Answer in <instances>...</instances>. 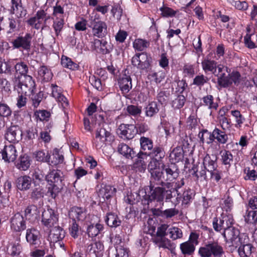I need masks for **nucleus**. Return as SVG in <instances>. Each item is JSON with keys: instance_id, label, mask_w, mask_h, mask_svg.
<instances>
[{"instance_id": "a211bd4d", "label": "nucleus", "mask_w": 257, "mask_h": 257, "mask_svg": "<svg viewBox=\"0 0 257 257\" xmlns=\"http://www.w3.org/2000/svg\"><path fill=\"white\" fill-rule=\"evenodd\" d=\"M11 7L9 10L11 14H15L18 18H22L27 15V11L22 6L21 0H11Z\"/></svg>"}, {"instance_id": "a18cd8bd", "label": "nucleus", "mask_w": 257, "mask_h": 257, "mask_svg": "<svg viewBox=\"0 0 257 257\" xmlns=\"http://www.w3.org/2000/svg\"><path fill=\"white\" fill-rule=\"evenodd\" d=\"M31 178H18L17 187L21 190H27L30 188L31 185Z\"/></svg>"}, {"instance_id": "7c9ffc66", "label": "nucleus", "mask_w": 257, "mask_h": 257, "mask_svg": "<svg viewBox=\"0 0 257 257\" xmlns=\"http://www.w3.org/2000/svg\"><path fill=\"white\" fill-rule=\"evenodd\" d=\"M94 47L100 49L103 54L109 53L112 50V46L104 40L95 39L93 41Z\"/></svg>"}, {"instance_id": "4be33fe9", "label": "nucleus", "mask_w": 257, "mask_h": 257, "mask_svg": "<svg viewBox=\"0 0 257 257\" xmlns=\"http://www.w3.org/2000/svg\"><path fill=\"white\" fill-rule=\"evenodd\" d=\"M137 156V159L134 164V168L136 169V172H144L146 168L147 162L146 161L148 158V155L147 153L140 152Z\"/></svg>"}, {"instance_id": "c756f323", "label": "nucleus", "mask_w": 257, "mask_h": 257, "mask_svg": "<svg viewBox=\"0 0 257 257\" xmlns=\"http://www.w3.org/2000/svg\"><path fill=\"white\" fill-rule=\"evenodd\" d=\"M104 249V246L100 241L95 242L94 243H91L87 246V251L93 253L95 257H100L102 255V252Z\"/></svg>"}, {"instance_id": "39448f33", "label": "nucleus", "mask_w": 257, "mask_h": 257, "mask_svg": "<svg viewBox=\"0 0 257 257\" xmlns=\"http://www.w3.org/2000/svg\"><path fill=\"white\" fill-rule=\"evenodd\" d=\"M222 235L226 242L231 243V245L237 247L240 241H244L247 235L244 233H240L239 230L232 227L227 229L222 232Z\"/></svg>"}, {"instance_id": "72a5a7b5", "label": "nucleus", "mask_w": 257, "mask_h": 257, "mask_svg": "<svg viewBox=\"0 0 257 257\" xmlns=\"http://www.w3.org/2000/svg\"><path fill=\"white\" fill-rule=\"evenodd\" d=\"M105 221L107 224L111 227H116L119 226L121 223V220L118 216L113 213H108Z\"/></svg>"}, {"instance_id": "c85d7f7f", "label": "nucleus", "mask_w": 257, "mask_h": 257, "mask_svg": "<svg viewBox=\"0 0 257 257\" xmlns=\"http://www.w3.org/2000/svg\"><path fill=\"white\" fill-rule=\"evenodd\" d=\"M202 100V105L210 110V115H211L212 111L216 110L218 107V103L214 101V97L211 95L204 96Z\"/></svg>"}, {"instance_id": "79ce46f5", "label": "nucleus", "mask_w": 257, "mask_h": 257, "mask_svg": "<svg viewBox=\"0 0 257 257\" xmlns=\"http://www.w3.org/2000/svg\"><path fill=\"white\" fill-rule=\"evenodd\" d=\"M219 219V223L221 224L223 231L232 227L233 219L231 215H222Z\"/></svg>"}, {"instance_id": "680f3d73", "label": "nucleus", "mask_w": 257, "mask_h": 257, "mask_svg": "<svg viewBox=\"0 0 257 257\" xmlns=\"http://www.w3.org/2000/svg\"><path fill=\"white\" fill-rule=\"evenodd\" d=\"M221 157L222 163L224 165L230 166L231 163L233 162V156L229 151H224L222 152Z\"/></svg>"}, {"instance_id": "69168bd1", "label": "nucleus", "mask_w": 257, "mask_h": 257, "mask_svg": "<svg viewBox=\"0 0 257 257\" xmlns=\"http://www.w3.org/2000/svg\"><path fill=\"white\" fill-rule=\"evenodd\" d=\"M229 3L234 6L236 9L239 10L245 11L248 8V4L245 1L240 2L239 1L230 0Z\"/></svg>"}, {"instance_id": "f257e3e1", "label": "nucleus", "mask_w": 257, "mask_h": 257, "mask_svg": "<svg viewBox=\"0 0 257 257\" xmlns=\"http://www.w3.org/2000/svg\"><path fill=\"white\" fill-rule=\"evenodd\" d=\"M15 87L19 93L31 96L35 89V82L31 76H16L12 78Z\"/></svg>"}, {"instance_id": "e433bc0d", "label": "nucleus", "mask_w": 257, "mask_h": 257, "mask_svg": "<svg viewBox=\"0 0 257 257\" xmlns=\"http://www.w3.org/2000/svg\"><path fill=\"white\" fill-rule=\"evenodd\" d=\"M22 247L19 243H12L7 247V253L12 257H18L22 252Z\"/></svg>"}, {"instance_id": "1a4fd4ad", "label": "nucleus", "mask_w": 257, "mask_h": 257, "mask_svg": "<svg viewBox=\"0 0 257 257\" xmlns=\"http://www.w3.org/2000/svg\"><path fill=\"white\" fill-rule=\"evenodd\" d=\"M151 58L145 52L137 53L132 59V65L139 69H147L150 65Z\"/></svg>"}, {"instance_id": "473e14b6", "label": "nucleus", "mask_w": 257, "mask_h": 257, "mask_svg": "<svg viewBox=\"0 0 257 257\" xmlns=\"http://www.w3.org/2000/svg\"><path fill=\"white\" fill-rule=\"evenodd\" d=\"M185 152L180 147H177L173 149L170 154V159L172 163H176L182 161L184 158V153Z\"/></svg>"}, {"instance_id": "5701e85b", "label": "nucleus", "mask_w": 257, "mask_h": 257, "mask_svg": "<svg viewBox=\"0 0 257 257\" xmlns=\"http://www.w3.org/2000/svg\"><path fill=\"white\" fill-rule=\"evenodd\" d=\"M209 139L210 142L208 143L212 142L214 139H216L218 143L224 144L227 142L228 137L224 132L215 128L212 134L210 135Z\"/></svg>"}, {"instance_id": "9b49d317", "label": "nucleus", "mask_w": 257, "mask_h": 257, "mask_svg": "<svg viewBox=\"0 0 257 257\" xmlns=\"http://www.w3.org/2000/svg\"><path fill=\"white\" fill-rule=\"evenodd\" d=\"M151 177H162L165 173L166 175L174 176V177H177L179 175L178 170L177 166L173 163H172V164L168 167L163 168L162 170L160 168H157L154 169H151Z\"/></svg>"}, {"instance_id": "052dcab7", "label": "nucleus", "mask_w": 257, "mask_h": 257, "mask_svg": "<svg viewBox=\"0 0 257 257\" xmlns=\"http://www.w3.org/2000/svg\"><path fill=\"white\" fill-rule=\"evenodd\" d=\"M34 155L38 161L50 162L49 155L47 151L45 152L43 151H39L36 152Z\"/></svg>"}, {"instance_id": "338daca9", "label": "nucleus", "mask_w": 257, "mask_h": 257, "mask_svg": "<svg viewBox=\"0 0 257 257\" xmlns=\"http://www.w3.org/2000/svg\"><path fill=\"white\" fill-rule=\"evenodd\" d=\"M179 213V210L176 208H170L161 211V214L162 216L166 218H171Z\"/></svg>"}, {"instance_id": "9d476101", "label": "nucleus", "mask_w": 257, "mask_h": 257, "mask_svg": "<svg viewBox=\"0 0 257 257\" xmlns=\"http://www.w3.org/2000/svg\"><path fill=\"white\" fill-rule=\"evenodd\" d=\"M32 36L27 33L24 36H19L12 42L15 48H22L25 50H29L31 48Z\"/></svg>"}, {"instance_id": "b1692460", "label": "nucleus", "mask_w": 257, "mask_h": 257, "mask_svg": "<svg viewBox=\"0 0 257 257\" xmlns=\"http://www.w3.org/2000/svg\"><path fill=\"white\" fill-rule=\"evenodd\" d=\"M52 95L58 101L61 103L63 107L67 106L68 105V102L67 98L62 94V90L56 84H52Z\"/></svg>"}, {"instance_id": "f8f14e48", "label": "nucleus", "mask_w": 257, "mask_h": 257, "mask_svg": "<svg viewBox=\"0 0 257 257\" xmlns=\"http://www.w3.org/2000/svg\"><path fill=\"white\" fill-rule=\"evenodd\" d=\"M40 232L35 228H28L26 230V239L31 246H39L41 243Z\"/></svg>"}, {"instance_id": "ddd939ff", "label": "nucleus", "mask_w": 257, "mask_h": 257, "mask_svg": "<svg viewBox=\"0 0 257 257\" xmlns=\"http://www.w3.org/2000/svg\"><path fill=\"white\" fill-rule=\"evenodd\" d=\"M238 246L237 251L240 257H249L253 250L255 249L253 245L249 243L248 236L245 237L244 241L242 240L239 242Z\"/></svg>"}, {"instance_id": "0eeeda50", "label": "nucleus", "mask_w": 257, "mask_h": 257, "mask_svg": "<svg viewBox=\"0 0 257 257\" xmlns=\"http://www.w3.org/2000/svg\"><path fill=\"white\" fill-rule=\"evenodd\" d=\"M89 27L92 28V34L95 37L102 38L107 34V25L106 23L98 19H93L92 17H91Z\"/></svg>"}, {"instance_id": "e2e57ef3", "label": "nucleus", "mask_w": 257, "mask_h": 257, "mask_svg": "<svg viewBox=\"0 0 257 257\" xmlns=\"http://www.w3.org/2000/svg\"><path fill=\"white\" fill-rule=\"evenodd\" d=\"M31 197L34 201L40 200L39 202L40 205L43 204V193L41 190H38V189L34 190L32 192Z\"/></svg>"}, {"instance_id": "4d7b16f0", "label": "nucleus", "mask_w": 257, "mask_h": 257, "mask_svg": "<svg viewBox=\"0 0 257 257\" xmlns=\"http://www.w3.org/2000/svg\"><path fill=\"white\" fill-rule=\"evenodd\" d=\"M50 115V113L46 110H39L35 112V116L40 121L48 120Z\"/></svg>"}, {"instance_id": "0e129e2a", "label": "nucleus", "mask_w": 257, "mask_h": 257, "mask_svg": "<svg viewBox=\"0 0 257 257\" xmlns=\"http://www.w3.org/2000/svg\"><path fill=\"white\" fill-rule=\"evenodd\" d=\"M126 110L130 115L134 116L140 115L142 113L141 107H139L134 105H130L127 106Z\"/></svg>"}, {"instance_id": "7ed1b4c3", "label": "nucleus", "mask_w": 257, "mask_h": 257, "mask_svg": "<svg viewBox=\"0 0 257 257\" xmlns=\"http://www.w3.org/2000/svg\"><path fill=\"white\" fill-rule=\"evenodd\" d=\"M95 117L96 123L98 121L100 128L96 130L94 144L97 149H100L102 147L106 141H110L111 134L104 127L103 117L101 115H95Z\"/></svg>"}, {"instance_id": "bb28decb", "label": "nucleus", "mask_w": 257, "mask_h": 257, "mask_svg": "<svg viewBox=\"0 0 257 257\" xmlns=\"http://www.w3.org/2000/svg\"><path fill=\"white\" fill-rule=\"evenodd\" d=\"M117 149L120 154L127 159H133L136 156L133 149L125 144L120 143L118 144Z\"/></svg>"}, {"instance_id": "f3484780", "label": "nucleus", "mask_w": 257, "mask_h": 257, "mask_svg": "<svg viewBox=\"0 0 257 257\" xmlns=\"http://www.w3.org/2000/svg\"><path fill=\"white\" fill-rule=\"evenodd\" d=\"M136 128L133 124H121L118 128L119 135L123 139H132L136 134Z\"/></svg>"}, {"instance_id": "cd10ccee", "label": "nucleus", "mask_w": 257, "mask_h": 257, "mask_svg": "<svg viewBox=\"0 0 257 257\" xmlns=\"http://www.w3.org/2000/svg\"><path fill=\"white\" fill-rule=\"evenodd\" d=\"M69 215L73 219L72 221L83 220L86 216L85 209L82 207L74 206L70 209Z\"/></svg>"}, {"instance_id": "a878e982", "label": "nucleus", "mask_w": 257, "mask_h": 257, "mask_svg": "<svg viewBox=\"0 0 257 257\" xmlns=\"http://www.w3.org/2000/svg\"><path fill=\"white\" fill-rule=\"evenodd\" d=\"M154 242L159 247L164 248H167L171 251L172 253L175 254V247L174 244L171 243V241L165 237H156L154 239Z\"/></svg>"}, {"instance_id": "f03ea898", "label": "nucleus", "mask_w": 257, "mask_h": 257, "mask_svg": "<svg viewBox=\"0 0 257 257\" xmlns=\"http://www.w3.org/2000/svg\"><path fill=\"white\" fill-rule=\"evenodd\" d=\"M198 254L201 257H225L223 247L216 241H209L200 247Z\"/></svg>"}, {"instance_id": "bf43d9fd", "label": "nucleus", "mask_w": 257, "mask_h": 257, "mask_svg": "<svg viewBox=\"0 0 257 257\" xmlns=\"http://www.w3.org/2000/svg\"><path fill=\"white\" fill-rule=\"evenodd\" d=\"M230 112L232 115L235 118L236 126L240 127L245 120L244 117L240 113V111L237 110H231Z\"/></svg>"}, {"instance_id": "13d9d810", "label": "nucleus", "mask_w": 257, "mask_h": 257, "mask_svg": "<svg viewBox=\"0 0 257 257\" xmlns=\"http://www.w3.org/2000/svg\"><path fill=\"white\" fill-rule=\"evenodd\" d=\"M69 230L70 235L74 238H76L78 237L80 228L78 224L76 223V221H72V223L70 225Z\"/></svg>"}, {"instance_id": "393cba45", "label": "nucleus", "mask_w": 257, "mask_h": 257, "mask_svg": "<svg viewBox=\"0 0 257 257\" xmlns=\"http://www.w3.org/2000/svg\"><path fill=\"white\" fill-rule=\"evenodd\" d=\"M118 82L120 90L124 93H127L132 87V79L130 76L123 75L119 78Z\"/></svg>"}, {"instance_id": "864d4df0", "label": "nucleus", "mask_w": 257, "mask_h": 257, "mask_svg": "<svg viewBox=\"0 0 257 257\" xmlns=\"http://www.w3.org/2000/svg\"><path fill=\"white\" fill-rule=\"evenodd\" d=\"M141 149L144 151H150L153 148L152 140L148 138L141 137L140 139Z\"/></svg>"}, {"instance_id": "c03bdc74", "label": "nucleus", "mask_w": 257, "mask_h": 257, "mask_svg": "<svg viewBox=\"0 0 257 257\" xmlns=\"http://www.w3.org/2000/svg\"><path fill=\"white\" fill-rule=\"evenodd\" d=\"M159 110V108L157 102H151L146 107V115L149 117H152L157 114Z\"/></svg>"}, {"instance_id": "4468645a", "label": "nucleus", "mask_w": 257, "mask_h": 257, "mask_svg": "<svg viewBox=\"0 0 257 257\" xmlns=\"http://www.w3.org/2000/svg\"><path fill=\"white\" fill-rule=\"evenodd\" d=\"M1 153L3 160L8 163L13 162L18 156L15 147L12 144L6 145Z\"/></svg>"}, {"instance_id": "58836bf2", "label": "nucleus", "mask_w": 257, "mask_h": 257, "mask_svg": "<svg viewBox=\"0 0 257 257\" xmlns=\"http://www.w3.org/2000/svg\"><path fill=\"white\" fill-rule=\"evenodd\" d=\"M38 75L42 81H48L52 77V73L46 66H41L38 71Z\"/></svg>"}, {"instance_id": "412c9836", "label": "nucleus", "mask_w": 257, "mask_h": 257, "mask_svg": "<svg viewBox=\"0 0 257 257\" xmlns=\"http://www.w3.org/2000/svg\"><path fill=\"white\" fill-rule=\"evenodd\" d=\"M40 211L36 205L31 204L28 205L25 210V216L26 219L34 223L38 220Z\"/></svg>"}, {"instance_id": "2f4dec72", "label": "nucleus", "mask_w": 257, "mask_h": 257, "mask_svg": "<svg viewBox=\"0 0 257 257\" xmlns=\"http://www.w3.org/2000/svg\"><path fill=\"white\" fill-rule=\"evenodd\" d=\"M203 70L205 72H211L215 75L217 71V62L214 60L205 59L201 63Z\"/></svg>"}, {"instance_id": "49530a36", "label": "nucleus", "mask_w": 257, "mask_h": 257, "mask_svg": "<svg viewBox=\"0 0 257 257\" xmlns=\"http://www.w3.org/2000/svg\"><path fill=\"white\" fill-rule=\"evenodd\" d=\"M172 87L173 89H175L176 92L181 93L187 87V84L184 80H175L172 83Z\"/></svg>"}, {"instance_id": "20e7f679", "label": "nucleus", "mask_w": 257, "mask_h": 257, "mask_svg": "<svg viewBox=\"0 0 257 257\" xmlns=\"http://www.w3.org/2000/svg\"><path fill=\"white\" fill-rule=\"evenodd\" d=\"M172 193L170 190H166L161 187H156L154 190L151 189L150 193L146 194L144 198L148 201V204L152 201H156L163 205L164 199L166 201H168L173 196H175V194L173 195Z\"/></svg>"}, {"instance_id": "5fc2aeb1", "label": "nucleus", "mask_w": 257, "mask_h": 257, "mask_svg": "<svg viewBox=\"0 0 257 257\" xmlns=\"http://www.w3.org/2000/svg\"><path fill=\"white\" fill-rule=\"evenodd\" d=\"M64 25V19H56L53 22V28H54L56 35L58 36L62 31Z\"/></svg>"}, {"instance_id": "423d86ee", "label": "nucleus", "mask_w": 257, "mask_h": 257, "mask_svg": "<svg viewBox=\"0 0 257 257\" xmlns=\"http://www.w3.org/2000/svg\"><path fill=\"white\" fill-rule=\"evenodd\" d=\"M58 220L59 214L57 211L49 207L42 212V223L48 229L59 225Z\"/></svg>"}, {"instance_id": "de8ad7c7", "label": "nucleus", "mask_w": 257, "mask_h": 257, "mask_svg": "<svg viewBox=\"0 0 257 257\" xmlns=\"http://www.w3.org/2000/svg\"><path fill=\"white\" fill-rule=\"evenodd\" d=\"M6 22L9 28L7 33L11 34L16 32L18 29L17 24L20 23V21L19 20H16L13 17H11L7 19Z\"/></svg>"}, {"instance_id": "6ab92c4d", "label": "nucleus", "mask_w": 257, "mask_h": 257, "mask_svg": "<svg viewBox=\"0 0 257 257\" xmlns=\"http://www.w3.org/2000/svg\"><path fill=\"white\" fill-rule=\"evenodd\" d=\"M22 132L19 126L13 125L10 127L5 134V138L10 142H18L22 139Z\"/></svg>"}, {"instance_id": "774afa93", "label": "nucleus", "mask_w": 257, "mask_h": 257, "mask_svg": "<svg viewBox=\"0 0 257 257\" xmlns=\"http://www.w3.org/2000/svg\"><path fill=\"white\" fill-rule=\"evenodd\" d=\"M27 23L30 26L37 30H39L42 27V21L39 19H37L35 17L29 19L27 21Z\"/></svg>"}, {"instance_id": "6e6552de", "label": "nucleus", "mask_w": 257, "mask_h": 257, "mask_svg": "<svg viewBox=\"0 0 257 257\" xmlns=\"http://www.w3.org/2000/svg\"><path fill=\"white\" fill-rule=\"evenodd\" d=\"M217 157L215 155H209L206 154L204 157L203 164L204 168L208 173L206 175H210L211 177H220L218 170H216Z\"/></svg>"}, {"instance_id": "dca6fc26", "label": "nucleus", "mask_w": 257, "mask_h": 257, "mask_svg": "<svg viewBox=\"0 0 257 257\" xmlns=\"http://www.w3.org/2000/svg\"><path fill=\"white\" fill-rule=\"evenodd\" d=\"M49 229V234L48 235L49 240L51 242H57L64 238L65 232L64 229L59 225L51 227Z\"/></svg>"}, {"instance_id": "3c124183", "label": "nucleus", "mask_w": 257, "mask_h": 257, "mask_svg": "<svg viewBox=\"0 0 257 257\" xmlns=\"http://www.w3.org/2000/svg\"><path fill=\"white\" fill-rule=\"evenodd\" d=\"M151 155L154 158L156 161L159 162L164 157L165 153L162 148L160 147H155L153 149Z\"/></svg>"}, {"instance_id": "4c0bfd02", "label": "nucleus", "mask_w": 257, "mask_h": 257, "mask_svg": "<svg viewBox=\"0 0 257 257\" xmlns=\"http://www.w3.org/2000/svg\"><path fill=\"white\" fill-rule=\"evenodd\" d=\"M180 248L183 254L190 255L194 252L195 247L191 242L185 241L180 244Z\"/></svg>"}, {"instance_id": "2eb2a0df", "label": "nucleus", "mask_w": 257, "mask_h": 257, "mask_svg": "<svg viewBox=\"0 0 257 257\" xmlns=\"http://www.w3.org/2000/svg\"><path fill=\"white\" fill-rule=\"evenodd\" d=\"M11 227L16 232H20L26 228V221L20 213H17L11 218Z\"/></svg>"}, {"instance_id": "603ef678", "label": "nucleus", "mask_w": 257, "mask_h": 257, "mask_svg": "<svg viewBox=\"0 0 257 257\" xmlns=\"http://www.w3.org/2000/svg\"><path fill=\"white\" fill-rule=\"evenodd\" d=\"M168 233L170 234V237L173 240L181 238L182 237V232L181 229L172 227L169 228Z\"/></svg>"}, {"instance_id": "aec40b11", "label": "nucleus", "mask_w": 257, "mask_h": 257, "mask_svg": "<svg viewBox=\"0 0 257 257\" xmlns=\"http://www.w3.org/2000/svg\"><path fill=\"white\" fill-rule=\"evenodd\" d=\"M116 189L110 185L101 187L98 192V196L101 202L108 201L115 194Z\"/></svg>"}, {"instance_id": "37998d69", "label": "nucleus", "mask_w": 257, "mask_h": 257, "mask_svg": "<svg viewBox=\"0 0 257 257\" xmlns=\"http://www.w3.org/2000/svg\"><path fill=\"white\" fill-rule=\"evenodd\" d=\"M150 46L149 41L142 39H136L133 43V47L136 50L143 51Z\"/></svg>"}, {"instance_id": "6e6d98bb", "label": "nucleus", "mask_w": 257, "mask_h": 257, "mask_svg": "<svg viewBox=\"0 0 257 257\" xmlns=\"http://www.w3.org/2000/svg\"><path fill=\"white\" fill-rule=\"evenodd\" d=\"M229 81L230 85L233 83L235 85H238L241 81V76L240 73L237 71H232L231 73H229Z\"/></svg>"}, {"instance_id": "c9c22d12", "label": "nucleus", "mask_w": 257, "mask_h": 257, "mask_svg": "<svg viewBox=\"0 0 257 257\" xmlns=\"http://www.w3.org/2000/svg\"><path fill=\"white\" fill-rule=\"evenodd\" d=\"M50 162L53 165H57L61 164L64 161V156L59 150L55 148L53 151V154L49 156Z\"/></svg>"}, {"instance_id": "ea45409f", "label": "nucleus", "mask_w": 257, "mask_h": 257, "mask_svg": "<svg viewBox=\"0 0 257 257\" xmlns=\"http://www.w3.org/2000/svg\"><path fill=\"white\" fill-rule=\"evenodd\" d=\"M30 165V157L27 155H22L20 157L17 166L22 170H27Z\"/></svg>"}, {"instance_id": "09e8293b", "label": "nucleus", "mask_w": 257, "mask_h": 257, "mask_svg": "<svg viewBox=\"0 0 257 257\" xmlns=\"http://www.w3.org/2000/svg\"><path fill=\"white\" fill-rule=\"evenodd\" d=\"M244 219L246 223L256 224L257 223V211H246L244 215Z\"/></svg>"}, {"instance_id": "8fccbe9b", "label": "nucleus", "mask_w": 257, "mask_h": 257, "mask_svg": "<svg viewBox=\"0 0 257 257\" xmlns=\"http://www.w3.org/2000/svg\"><path fill=\"white\" fill-rule=\"evenodd\" d=\"M61 64L63 67L72 70L76 69L78 67L77 64L73 62L70 58L65 56H62Z\"/></svg>"}, {"instance_id": "a19ab883", "label": "nucleus", "mask_w": 257, "mask_h": 257, "mask_svg": "<svg viewBox=\"0 0 257 257\" xmlns=\"http://www.w3.org/2000/svg\"><path fill=\"white\" fill-rule=\"evenodd\" d=\"M103 229V226L101 224L97 223L95 225L91 224L88 226L87 233L89 237H93L97 236Z\"/></svg>"}, {"instance_id": "f704fd0d", "label": "nucleus", "mask_w": 257, "mask_h": 257, "mask_svg": "<svg viewBox=\"0 0 257 257\" xmlns=\"http://www.w3.org/2000/svg\"><path fill=\"white\" fill-rule=\"evenodd\" d=\"M15 69L17 73L16 76H22L25 77L26 76H30L28 75L29 67L24 62L17 63L15 66Z\"/></svg>"}]
</instances>
